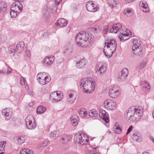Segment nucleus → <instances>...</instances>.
Segmentation results:
<instances>
[{"instance_id": "15", "label": "nucleus", "mask_w": 154, "mask_h": 154, "mask_svg": "<svg viewBox=\"0 0 154 154\" xmlns=\"http://www.w3.org/2000/svg\"><path fill=\"white\" fill-rule=\"evenodd\" d=\"M2 113L5 116L6 120H9L11 116L12 110L11 108H6L2 110Z\"/></svg>"}, {"instance_id": "21", "label": "nucleus", "mask_w": 154, "mask_h": 154, "mask_svg": "<svg viewBox=\"0 0 154 154\" xmlns=\"http://www.w3.org/2000/svg\"><path fill=\"white\" fill-rule=\"evenodd\" d=\"M122 27L121 24L119 23L114 24L112 26V28L110 30V32H114L116 33L118 31L120 30Z\"/></svg>"}, {"instance_id": "26", "label": "nucleus", "mask_w": 154, "mask_h": 154, "mask_svg": "<svg viewBox=\"0 0 154 154\" xmlns=\"http://www.w3.org/2000/svg\"><path fill=\"white\" fill-rule=\"evenodd\" d=\"M51 80L50 76H48V78L41 79L39 80V83L42 85H45L49 83Z\"/></svg>"}, {"instance_id": "14", "label": "nucleus", "mask_w": 154, "mask_h": 154, "mask_svg": "<svg viewBox=\"0 0 154 154\" xmlns=\"http://www.w3.org/2000/svg\"><path fill=\"white\" fill-rule=\"evenodd\" d=\"M120 92L119 89L115 87L109 89V96L113 98H117L120 94Z\"/></svg>"}, {"instance_id": "54", "label": "nucleus", "mask_w": 154, "mask_h": 154, "mask_svg": "<svg viewBox=\"0 0 154 154\" xmlns=\"http://www.w3.org/2000/svg\"><path fill=\"white\" fill-rule=\"evenodd\" d=\"M13 57L14 58L17 59L19 58L18 55L16 53H15L14 54Z\"/></svg>"}, {"instance_id": "51", "label": "nucleus", "mask_w": 154, "mask_h": 154, "mask_svg": "<svg viewBox=\"0 0 154 154\" xmlns=\"http://www.w3.org/2000/svg\"><path fill=\"white\" fill-rule=\"evenodd\" d=\"M88 154H98L97 152L94 150H90Z\"/></svg>"}, {"instance_id": "9", "label": "nucleus", "mask_w": 154, "mask_h": 154, "mask_svg": "<svg viewBox=\"0 0 154 154\" xmlns=\"http://www.w3.org/2000/svg\"><path fill=\"white\" fill-rule=\"evenodd\" d=\"M63 97L61 91H54L51 93L50 95V99L54 102H57L61 100Z\"/></svg>"}, {"instance_id": "40", "label": "nucleus", "mask_w": 154, "mask_h": 154, "mask_svg": "<svg viewBox=\"0 0 154 154\" xmlns=\"http://www.w3.org/2000/svg\"><path fill=\"white\" fill-rule=\"evenodd\" d=\"M143 88H145L146 89L148 90H149L150 89V86L148 82L146 81H145L143 82Z\"/></svg>"}, {"instance_id": "32", "label": "nucleus", "mask_w": 154, "mask_h": 154, "mask_svg": "<svg viewBox=\"0 0 154 154\" xmlns=\"http://www.w3.org/2000/svg\"><path fill=\"white\" fill-rule=\"evenodd\" d=\"M6 142H1L0 143V154H3L5 151V148Z\"/></svg>"}, {"instance_id": "18", "label": "nucleus", "mask_w": 154, "mask_h": 154, "mask_svg": "<svg viewBox=\"0 0 154 154\" xmlns=\"http://www.w3.org/2000/svg\"><path fill=\"white\" fill-rule=\"evenodd\" d=\"M140 6L141 9L144 12L148 13L149 11L148 5L146 1H143L140 3Z\"/></svg>"}, {"instance_id": "47", "label": "nucleus", "mask_w": 154, "mask_h": 154, "mask_svg": "<svg viewBox=\"0 0 154 154\" xmlns=\"http://www.w3.org/2000/svg\"><path fill=\"white\" fill-rule=\"evenodd\" d=\"M138 41L137 39H133V46L134 45H140V44L138 42Z\"/></svg>"}, {"instance_id": "36", "label": "nucleus", "mask_w": 154, "mask_h": 154, "mask_svg": "<svg viewBox=\"0 0 154 154\" xmlns=\"http://www.w3.org/2000/svg\"><path fill=\"white\" fill-rule=\"evenodd\" d=\"M114 131L117 134H119L122 132V128L118 125H117L116 123L114 127Z\"/></svg>"}, {"instance_id": "25", "label": "nucleus", "mask_w": 154, "mask_h": 154, "mask_svg": "<svg viewBox=\"0 0 154 154\" xmlns=\"http://www.w3.org/2000/svg\"><path fill=\"white\" fill-rule=\"evenodd\" d=\"M78 113L79 116L81 118H84L86 117L88 115V112L84 108H81L78 111Z\"/></svg>"}, {"instance_id": "27", "label": "nucleus", "mask_w": 154, "mask_h": 154, "mask_svg": "<svg viewBox=\"0 0 154 154\" xmlns=\"http://www.w3.org/2000/svg\"><path fill=\"white\" fill-rule=\"evenodd\" d=\"M60 135V132L58 131H54L51 132L50 134V137L53 139H56Z\"/></svg>"}, {"instance_id": "57", "label": "nucleus", "mask_w": 154, "mask_h": 154, "mask_svg": "<svg viewBox=\"0 0 154 154\" xmlns=\"http://www.w3.org/2000/svg\"><path fill=\"white\" fill-rule=\"evenodd\" d=\"M7 68L8 69V71L7 72V73L8 74L10 73L11 72L10 68L9 69L8 67H7Z\"/></svg>"}, {"instance_id": "24", "label": "nucleus", "mask_w": 154, "mask_h": 154, "mask_svg": "<svg viewBox=\"0 0 154 154\" xmlns=\"http://www.w3.org/2000/svg\"><path fill=\"white\" fill-rule=\"evenodd\" d=\"M132 50L134 54H139L142 51V49L140 45L133 46Z\"/></svg>"}, {"instance_id": "8", "label": "nucleus", "mask_w": 154, "mask_h": 154, "mask_svg": "<svg viewBox=\"0 0 154 154\" xmlns=\"http://www.w3.org/2000/svg\"><path fill=\"white\" fill-rule=\"evenodd\" d=\"M25 122L26 128L28 129H33L36 127L34 119L31 115H29L26 117L25 119Z\"/></svg>"}, {"instance_id": "38", "label": "nucleus", "mask_w": 154, "mask_h": 154, "mask_svg": "<svg viewBox=\"0 0 154 154\" xmlns=\"http://www.w3.org/2000/svg\"><path fill=\"white\" fill-rule=\"evenodd\" d=\"M18 50H21L23 49L24 46V43L23 42H19L16 46Z\"/></svg>"}, {"instance_id": "61", "label": "nucleus", "mask_w": 154, "mask_h": 154, "mask_svg": "<svg viewBox=\"0 0 154 154\" xmlns=\"http://www.w3.org/2000/svg\"><path fill=\"white\" fill-rule=\"evenodd\" d=\"M142 154H150L149 152H144Z\"/></svg>"}, {"instance_id": "23", "label": "nucleus", "mask_w": 154, "mask_h": 154, "mask_svg": "<svg viewBox=\"0 0 154 154\" xmlns=\"http://www.w3.org/2000/svg\"><path fill=\"white\" fill-rule=\"evenodd\" d=\"M71 123L74 126H76L78 124L79 121V118L77 115L72 116L70 118Z\"/></svg>"}, {"instance_id": "11", "label": "nucleus", "mask_w": 154, "mask_h": 154, "mask_svg": "<svg viewBox=\"0 0 154 154\" xmlns=\"http://www.w3.org/2000/svg\"><path fill=\"white\" fill-rule=\"evenodd\" d=\"M86 7L88 11L91 12H95L99 9V7L96 6L92 1L88 2L86 4Z\"/></svg>"}, {"instance_id": "43", "label": "nucleus", "mask_w": 154, "mask_h": 154, "mask_svg": "<svg viewBox=\"0 0 154 154\" xmlns=\"http://www.w3.org/2000/svg\"><path fill=\"white\" fill-rule=\"evenodd\" d=\"M46 109L45 107L42 106H39V114L44 113Z\"/></svg>"}, {"instance_id": "12", "label": "nucleus", "mask_w": 154, "mask_h": 154, "mask_svg": "<svg viewBox=\"0 0 154 154\" xmlns=\"http://www.w3.org/2000/svg\"><path fill=\"white\" fill-rule=\"evenodd\" d=\"M106 69L107 66L106 64L100 62L98 65L96 73L98 75L100 76L106 71Z\"/></svg>"}, {"instance_id": "63", "label": "nucleus", "mask_w": 154, "mask_h": 154, "mask_svg": "<svg viewBox=\"0 0 154 154\" xmlns=\"http://www.w3.org/2000/svg\"><path fill=\"white\" fill-rule=\"evenodd\" d=\"M29 94L30 95H33V92L32 91H31L30 92H29Z\"/></svg>"}, {"instance_id": "34", "label": "nucleus", "mask_w": 154, "mask_h": 154, "mask_svg": "<svg viewBox=\"0 0 154 154\" xmlns=\"http://www.w3.org/2000/svg\"><path fill=\"white\" fill-rule=\"evenodd\" d=\"M8 50L10 52V54H11L18 51L16 46L14 45L9 46L8 48Z\"/></svg>"}, {"instance_id": "53", "label": "nucleus", "mask_w": 154, "mask_h": 154, "mask_svg": "<svg viewBox=\"0 0 154 154\" xmlns=\"http://www.w3.org/2000/svg\"><path fill=\"white\" fill-rule=\"evenodd\" d=\"M133 128V127L132 125L131 126L128 130L127 132L126 133V134H128L132 130Z\"/></svg>"}, {"instance_id": "33", "label": "nucleus", "mask_w": 154, "mask_h": 154, "mask_svg": "<svg viewBox=\"0 0 154 154\" xmlns=\"http://www.w3.org/2000/svg\"><path fill=\"white\" fill-rule=\"evenodd\" d=\"M20 154H32L33 151L27 149H24L20 151Z\"/></svg>"}, {"instance_id": "4", "label": "nucleus", "mask_w": 154, "mask_h": 154, "mask_svg": "<svg viewBox=\"0 0 154 154\" xmlns=\"http://www.w3.org/2000/svg\"><path fill=\"white\" fill-rule=\"evenodd\" d=\"M105 45L103 49V52L106 57H110L116 50L117 43H116L115 40L112 39L106 42Z\"/></svg>"}, {"instance_id": "50", "label": "nucleus", "mask_w": 154, "mask_h": 154, "mask_svg": "<svg viewBox=\"0 0 154 154\" xmlns=\"http://www.w3.org/2000/svg\"><path fill=\"white\" fill-rule=\"evenodd\" d=\"M43 15H45V16H46V15H48L49 14V12L48 11V10L47 9V8L46 7H45V9L43 11Z\"/></svg>"}, {"instance_id": "45", "label": "nucleus", "mask_w": 154, "mask_h": 154, "mask_svg": "<svg viewBox=\"0 0 154 154\" xmlns=\"http://www.w3.org/2000/svg\"><path fill=\"white\" fill-rule=\"evenodd\" d=\"M47 144V142L46 140H44L42 141V143L39 145L40 147L41 148L43 147L44 146H45Z\"/></svg>"}, {"instance_id": "59", "label": "nucleus", "mask_w": 154, "mask_h": 154, "mask_svg": "<svg viewBox=\"0 0 154 154\" xmlns=\"http://www.w3.org/2000/svg\"><path fill=\"white\" fill-rule=\"evenodd\" d=\"M6 72V70H0V73H5Z\"/></svg>"}, {"instance_id": "29", "label": "nucleus", "mask_w": 154, "mask_h": 154, "mask_svg": "<svg viewBox=\"0 0 154 154\" xmlns=\"http://www.w3.org/2000/svg\"><path fill=\"white\" fill-rule=\"evenodd\" d=\"M7 9V5L6 3L4 2L0 3V12H4L6 11Z\"/></svg>"}, {"instance_id": "37", "label": "nucleus", "mask_w": 154, "mask_h": 154, "mask_svg": "<svg viewBox=\"0 0 154 154\" xmlns=\"http://www.w3.org/2000/svg\"><path fill=\"white\" fill-rule=\"evenodd\" d=\"M107 2L109 5L112 8L116 5L118 2V0H107Z\"/></svg>"}, {"instance_id": "49", "label": "nucleus", "mask_w": 154, "mask_h": 154, "mask_svg": "<svg viewBox=\"0 0 154 154\" xmlns=\"http://www.w3.org/2000/svg\"><path fill=\"white\" fill-rule=\"evenodd\" d=\"M20 82L21 84L22 85H25V81L24 78L22 77H21L20 79Z\"/></svg>"}, {"instance_id": "2", "label": "nucleus", "mask_w": 154, "mask_h": 154, "mask_svg": "<svg viewBox=\"0 0 154 154\" xmlns=\"http://www.w3.org/2000/svg\"><path fill=\"white\" fill-rule=\"evenodd\" d=\"M143 109L141 106L133 107L129 109L125 114L126 120L135 122L141 118L143 115Z\"/></svg>"}, {"instance_id": "19", "label": "nucleus", "mask_w": 154, "mask_h": 154, "mask_svg": "<svg viewBox=\"0 0 154 154\" xmlns=\"http://www.w3.org/2000/svg\"><path fill=\"white\" fill-rule=\"evenodd\" d=\"M86 61L84 58H80L76 61V66L78 68L83 69L85 66Z\"/></svg>"}, {"instance_id": "39", "label": "nucleus", "mask_w": 154, "mask_h": 154, "mask_svg": "<svg viewBox=\"0 0 154 154\" xmlns=\"http://www.w3.org/2000/svg\"><path fill=\"white\" fill-rule=\"evenodd\" d=\"M124 13L127 16H130L132 14L131 10L129 8L126 9L124 10Z\"/></svg>"}, {"instance_id": "22", "label": "nucleus", "mask_w": 154, "mask_h": 154, "mask_svg": "<svg viewBox=\"0 0 154 154\" xmlns=\"http://www.w3.org/2000/svg\"><path fill=\"white\" fill-rule=\"evenodd\" d=\"M68 21L64 18L59 19L57 22V25L60 27H64L67 25Z\"/></svg>"}, {"instance_id": "13", "label": "nucleus", "mask_w": 154, "mask_h": 154, "mask_svg": "<svg viewBox=\"0 0 154 154\" xmlns=\"http://www.w3.org/2000/svg\"><path fill=\"white\" fill-rule=\"evenodd\" d=\"M54 60V57L53 56L46 57L42 61V63L45 66L49 67Z\"/></svg>"}, {"instance_id": "7", "label": "nucleus", "mask_w": 154, "mask_h": 154, "mask_svg": "<svg viewBox=\"0 0 154 154\" xmlns=\"http://www.w3.org/2000/svg\"><path fill=\"white\" fill-rule=\"evenodd\" d=\"M77 96L76 92L73 90H69L66 92V102L69 103H73L75 101Z\"/></svg>"}, {"instance_id": "1", "label": "nucleus", "mask_w": 154, "mask_h": 154, "mask_svg": "<svg viewBox=\"0 0 154 154\" xmlns=\"http://www.w3.org/2000/svg\"><path fill=\"white\" fill-rule=\"evenodd\" d=\"M75 40L77 45L82 47H86L92 43L94 36L89 32L81 31L77 34Z\"/></svg>"}, {"instance_id": "55", "label": "nucleus", "mask_w": 154, "mask_h": 154, "mask_svg": "<svg viewBox=\"0 0 154 154\" xmlns=\"http://www.w3.org/2000/svg\"><path fill=\"white\" fill-rule=\"evenodd\" d=\"M55 1L56 4L58 5L61 1V0H55Z\"/></svg>"}, {"instance_id": "41", "label": "nucleus", "mask_w": 154, "mask_h": 154, "mask_svg": "<svg viewBox=\"0 0 154 154\" xmlns=\"http://www.w3.org/2000/svg\"><path fill=\"white\" fill-rule=\"evenodd\" d=\"M17 140L18 143L21 144L24 143L25 139L23 136H20L18 137Z\"/></svg>"}, {"instance_id": "31", "label": "nucleus", "mask_w": 154, "mask_h": 154, "mask_svg": "<svg viewBox=\"0 0 154 154\" xmlns=\"http://www.w3.org/2000/svg\"><path fill=\"white\" fill-rule=\"evenodd\" d=\"M98 113V112L94 109L91 110L89 112V116L90 117H95L97 116Z\"/></svg>"}, {"instance_id": "17", "label": "nucleus", "mask_w": 154, "mask_h": 154, "mask_svg": "<svg viewBox=\"0 0 154 154\" xmlns=\"http://www.w3.org/2000/svg\"><path fill=\"white\" fill-rule=\"evenodd\" d=\"M99 116L106 123L109 122V115L103 109H100L99 113Z\"/></svg>"}, {"instance_id": "20", "label": "nucleus", "mask_w": 154, "mask_h": 154, "mask_svg": "<svg viewBox=\"0 0 154 154\" xmlns=\"http://www.w3.org/2000/svg\"><path fill=\"white\" fill-rule=\"evenodd\" d=\"M131 32L129 33H127V32L125 31L123 32H120L119 35V38L120 39L121 41L122 40H128L129 37L131 35Z\"/></svg>"}, {"instance_id": "44", "label": "nucleus", "mask_w": 154, "mask_h": 154, "mask_svg": "<svg viewBox=\"0 0 154 154\" xmlns=\"http://www.w3.org/2000/svg\"><path fill=\"white\" fill-rule=\"evenodd\" d=\"M33 105L34 104L33 103H29L28 105L26 106V110H29V109H32V107Z\"/></svg>"}, {"instance_id": "5", "label": "nucleus", "mask_w": 154, "mask_h": 154, "mask_svg": "<svg viewBox=\"0 0 154 154\" xmlns=\"http://www.w3.org/2000/svg\"><path fill=\"white\" fill-rule=\"evenodd\" d=\"M23 6L20 2H15L12 4L10 14L11 17L15 18L23 10Z\"/></svg>"}, {"instance_id": "60", "label": "nucleus", "mask_w": 154, "mask_h": 154, "mask_svg": "<svg viewBox=\"0 0 154 154\" xmlns=\"http://www.w3.org/2000/svg\"><path fill=\"white\" fill-rule=\"evenodd\" d=\"M150 140L154 143V138L152 137H150Z\"/></svg>"}, {"instance_id": "48", "label": "nucleus", "mask_w": 154, "mask_h": 154, "mask_svg": "<svg viewBox=\"0 0 154 154\" xmlns=\"http://www.w3.org/2000/svg\"><path fill=\"white\" fill-rule=\"evenodd\" d=\"M108 26H104L103 30V33L105 34H106L108 31Z\"/></svg>"}, {"instance_id": "28", "label": "nucleus", "mask_w": 154, "mask_h": 154, "mask_svg": "<svg viewBox=\"0 0 154 154\" xmlns=\"http://www.w3.org/2000/svg\"><path fill=\"white\" fill-rule=\"evenodd\" d=\"M61 139L63 143H66L71 140V137L69 135L63 134L62 136Z\"/></svg>"}, {"instance_id": "56", "label": "nucleus", "mask_w": 154, "mask_h": 154, "mask_svg": "<svg viewBox=\"0 0 154 154\" xmlns=\"http://www.w3.org/2000/svg\"><path fill=\"white\" fill-rule=\"evenodd\" d=\"M134 0H127L126 1V4L129 3L133 1Z\"/></svg>"}, {"instance_id": "3", "label": "nucleus", "mask_w": 154, "mask_h": 154, "mask_svg": "<svg viewBox=\"0 0 154 154\" xmlns=\"http://www.w3.org/2000/svg\"><path fill=\"white\" fill-rule=\"evenodd\" d=\"M80 85L84 93L89 94L94 90L95 83L94 79L92 78H84L81 80Z\"/></svg>"}, {"instance_id": "46", "label": "nucleus", "mask_w": 154, "mask_h": 154, "mask_svg": "<svg viewBox=\"0 0 154 154\" xmlns=\"http://www.w3.org/2000/svg\"><path fill=\"white\" fill-rule=\"evenodd\" d=\"M146 65V63L145 62H142L140 64L139 67V69H142Z\"/></svg>"}, {"instance_id": "6", "label": "nucleus", "mask_w": 154, "mask_h": 154, "mask_svg": "<svg viewBox=\"0 0 154 154\" xmlns=\"http://www.w3.org/2000/svg\"><path fill=\"white\" fill-rule=\"evenodd\" d=\"M74 140L76 143L83 145L87 143L88 138L86 134L78 133L75 134Z\"/></svg>"}, {"instance_id": "62", "label": "nucleus", "mask_w": 154, "mask_h": 154, "mask_svg": "<svg viewBox=\"0 0 154 154\" xmlns=\"http://www.w3.org/2000/svg\"><path fill=\"white\" fill-rule=\"evenodd\" d=\"M15 1H16V2H23L24 0H14Z\"/></svg>"}, {"instance_id": "10", "label": "nucleus", "mask_w": 154, "mask_h": 154, "mask_svg": "<svg viewBox=\"0 0 154 154\" xmlns=\"http://www.w3.org/2000/svg\"><path fill=\"white\" fill-rule=\"evenodd\" d=\"M103 105L104 107L108 110H114L117 107L116 103L110 100H105Z\"/></svg>"}, {"instance_id": "30", "label": "nucleus", "mask_w": 154, "mask_h": 154, "mask_svg": "<svg viewBox=\"0 0 154 154\" xmlns=\"http://www.w3.org/2000/svg\"><path fill=\"white\" fill-rule=\"evenodd\" d=\"M133 139L138 142H140L141 140V136L139 134L137 133H134L133 134Z\"/></svg>"}, {"instance_id": "42", "label": "nucleus", "mask_w": 154, "mask_h": 154, "mask_svg": "<svg viewBox=\"0 0 154 154\" xmlns=\"http://www.w3.org/2000/svg\"><path fill=\"white\" fill-rule=\"evenodd\" d=\"M72 51V50L71 48H69L68 47H66L65 48L63 52L64 54H69L71 53Z\"/></svg>"}, {"instance_id": "35", "label": "nucleus", "mask_w": 154, "mask_h": 154, "mask_svg": "<svg viewBox=\"0 0 154 154\" xmlns=\"http://www.w3.org/2000/svg\"><path fill=\"white\" fill-rule=\"evenodd\" d=\"M50 76L48 73L45 72H41L39 73V80L41 79L48 78Z\"/></svg>"}, {"instance_id": "52", "label": "nucleus", "mask_w": 154, "mask_h": 154, "mask_svg": "<svg viewBox=\"0 0 154 154\" xmlns=\"http://www.w3.org/2000/svg\"><path fill=\"white\" fill-rule=\"evenodd\" d=\"M26 55L28 57H30L31 56L30 52L29 50H26Z\"/></svg>"}, {"instance_id": "58", "label": "nucleus", "mask_w": 154, "mask_h": 154, "mask_svg": "<svg viewBox=\"0 0 154 154\" xmlns=\"http://www.w3.org/2000/svg\"><path fill=\"white\" fill-rule=\"evenodd\" d=\"M26 90L28 92V90H29V86L27 85H25V86Z\"/></svg>"}, {"instance_id": "64", "label": "nucleus", "mask_w": 154, "mask_h": 154, "mask_svg": "<svg viewBox=\"0 0 154 154\" xmlns=\"http://www.w3.org/2000/svg\"><path fill=\"white\" fill-rule=\"evenodd\" d=\"M152 114L153 117L154 118V110L153 111Z\"/></svg>"}, {"instance_id": "16", "label": "nucleus", "mask_w": 154, "mask_h": 154, "mask_svg": "<svg viewBox=\"0 0 154 154\" xmlns=\"http://www.w3.org/2000/svg\"><path fill=\"white\" fill-rule=\"evenodd\" d=\"M128 74V69L127 68L123 69L119 74L118 77V80L120 81L125 80L127 78Z\"/></svg>"}]
</instances>
